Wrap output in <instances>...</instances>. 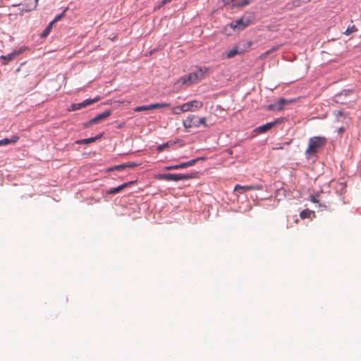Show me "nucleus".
I'll return each mask as SVG.
<instances>
[{"label":"nucleus","mask_w":361,"mask_h":361,"mask_svg":"<svg viewBox=\"0 0 361 361\" xmlns=\"http://www.w3.org/2000/svg\"><path fill=\"white\" fill-rule=\"evenodd\" d=\"M185 128H197V116L192 115L186 118L183 122Z\"/></svg>","instance_id":"nucleus-10"},{"label":"nucleus","mask_w":361,"mask_h":361,"mask_svg":"<svg viewBox=\"0 0 361 361\" xmlns=\"http://www.w3.org/2000/svg\"><path fill=\"white\" fill-rule=\"evenodd\" d=\"M22 53V51H13L7 55H2L0 56L1 63L3 65H7L10 61L14 60L18 55Z\"/></svg>","instance_id":"nucleus-9"},{"label":"nucleus","mask_w":361,"mask_h":361,"mask_svg":"<svg viewBox=\"0 0 361 361\" xmlns=\"http://www.w3.org/2000/svg\"><path fill=\"white\" fill-rule=\"evenodd\" d=\"M277 106H276V104H269L268 106V109L269 110H277L276 109Z\"/></svg>","instance_id":"nucleus-33"},{"label":"nucleus","mask_w":361,"mask_h":361,"mask_svg":"<svg viewBox=\"0 0 361 361\" xmlns=\"http://www.w3.org/2000/svg\"><path fill=\"white\" fill-rule=\"evenodd\" d=\"M172 0H163L161 4V6H163L169 3H170Z\"/></svg>","instance_id":"nucleus-35"},{"label":"nucleus","mask_w":361,"mask_h":361,"mask_svg":"<svg viewBox=\"0 0 361 361\" xmlns=\"http://www.w3.org/2000/svg\"><path fill=\"white\" fill-rule=\"evenodd\" d=\"M197 127H199L200 125L207 126L206 119L204 117H202V118L197 117Z\"/></svg>","instance_id":"nucleus-27"},{"label":"nucleus","mask_w":361,"mask_h":361,"mask_svg":"<svg viewBox=\"0 0 361 361\" xmlns=\"http://www.w3.org/2000/svg\"><path fill=\"white\" fill-rule=\"evenodd\" d=\"M185 112L195 111L203 106V103L199 100H192L183 104Z\"/></svg>","instance_id":"nucleus-5"},{"label":"nucleus","mask_w":361,"mask_h":361,"mask_svg":"<svg viewBox=\"0 0 361 361\" xmlns=\"http://www.w3.org/2000/svg\"><path fill=\"white\" fill-rule=\"evenodd\" d=\"M101 136L102 135H98V136L94 137H90V138H87V139H83V140H78L76 142V143H78V144H90V143H92V142H94L96 140L100 138Z\"/></svg>","instance_id":"nucleus-16"},{"label":"nucleus","mask_w":361,"mask_h":361,"mask_svg":"<svg viewBox=\"0 0 361 361\" xmlns=\"http://www.w3.org/2000/svg\"><path fill=\"white\" fill-rule=\"evenodd\" d=\"M250 24V20L247 18H240L230 23V27L234 30H242Z\"/></svg>","instance_id":"nucleus-4"},{"label":"nucleus","mask_w":361,"mask_h":361,"mask_svg":"<svg viewBox=\"0 0 361 361\" xmlns=\"http://www.w3.org/2000/svg\"><path fill=\"white\" fill-rule=\"evenodd\" d=\"M153 109H159V108H168L170 106V104L168 103H156L152 104Z\"/></svg>","instance_id":"nucleus-25"},{"label":"nucleus","mask_w":361,"mask_h":361,"mask_svg":"<svg viewBox=\"0 0 361 361\" xmlns=\"http://www.w3.org/2000/svg\"><path fill=\"white\" fill-rule=\"evenodd\" d=\"M235 0H223V2L225 6L230 5L232 4V5L235 3Z\"/></svg>","instance_id":"nucleus-32"},{"label":"nucleus","mask_w":361,"mask_h":361,"mask_svg":"<svg viewBox=\"0 0 361 361\" xmlns=\"http://www.w3.org/2000/svg\"><path fill=\"white\" fill-rule=\"evenodd\" d=\"M311 214H312V212L310 210L305 209L302 212H301L300 216L301 219H306V218H310Z\"/></svg>","instance_id":"nucleus-24"},{"label":"nucleus","mask_w":361,"mask_h":361,"mask_svg":"<svg viewBox=\"0 0 361 361\" xmlns=\"http://www.w3.org/2000/svg\"><path fill=\"white\" fill-rule=\"evenodd\" d=\"M204 73L202 69L198 70L197 72L191 73L181 78L183 84L186 83H195L201 80L203 77Z\"/></svg>","instance_id":"nucleus-3"},{"label":"nucleus","mask_w":361,"mask_h":361,"mask_svg":"<svg viewBox=\"0 0 361 361\" xmlns=\"http://www.w3.org/2000/svg\"><path fill=\"white\" fill-rule=\"evenodd\" d=\"M262 185L255 184L250 185H236L234 188V191L239 192L240 194H243L249 190H262Z\"/></svg>","instance_id":"nucleus-7"},{"label":"nucleus","mask_w":361,"mask_h":361,"mask_svg":"<svg viewBox=\"0 0 361 361\" xmlns=\"http://www.w3.org/2000/svg\"><path fill=\"white\" fill-rule=\"evenodd\" d=\"M168 146V143H165V144H163V145H159L157 147V151L158 152H161L164 148H166V147Z\"/></svg>","instance_id":"nucleus-31"},{"label":"nucleus","mask_w":361,"mask_h":361,"mask_svg":"<svg viewBox=\"0 0 361 361\" xmlns=\"http://www.w3.org/2000/svg\"><path fill=\"white\" fill-rule=\"evenodd\" d=\"M133 183V182L125 183L116 188H111L110 190L106 191V193L109 194V195H114L116 193H118V192H121L123 189L126 188L129 185L132 184Z\"/></svg>","instance_id":"nucleus-13"},{"label":"nucleus","mask_w":361,"mask_h":361,"mask_svg":"<svg viewBox=\"0 0 361 361\" xmlns=\"http://www.w3.org/2000/svg\"><path fill=\"white\" fill-rule=\"evenodd\" d=\"M326 143V138L325 137L315 136L310 137L305 153L308 155H314L319 149L323 147Z\"/></svg>","instance_id":"nucleus-1"},{"label":"nucleus","mask_w":361,"mask_h":361,"mask_svg":"<svg viewBox=\"0 0 361 361\" xmlns=\"http://www.w3.org/2000/svg\"><path fill=\"white\" fill-rule=\"evenodd\" d=\"M111 114V111H109H109H104V112H103V113L96 116L95 117H94L91 120H90L87 123H86L85 124V127H88L90 125L99 123L101 121H102L105 120L106 118H107Z\"/></svg>","instance_id":"nucleus-8"},{"label":"nucleus","mask_w":361,"mask_h":361,"mask_svg":"<svg viewBox=\"0 0 361 361\" xmlns=\"http://www.w3.org/2000/svg\"><path fill=\"white\" fill-rule=\"evenodd\" d=\"M53 26V22H50L49 25L47 26V27L44 30L42 33L41 34L42 37H46L49 32H51Z\"/></svg>","instance_id":"nucleus-19"},{"label":"nucleus","mask_w":361,"mask_h":361,"mask_svg":"<svg viewBox=\"0 0 361 361\" xmlns=\"http://www.w3.org/2000/svg\"><path fill=\"white\" fill-rule=\"evenodd\" d=\"M357 31V28L355 27V26L353 25L352 26H349L346 30L344 32V34L346 35H350L351 33L353 32H355Z\"/></svg>","instance_id":"nucleus-26"},{"label":"nucleus","mask_w":361,"mask_h":361,"mask_svg":"<svg viewBox=\"0 0 361 361\" xmlns=\"http://www.w3.org/2000/svg\"><path fill=\"white\" fill-rule=\"evenodd\" d=\"M125 169L124 164L116 166L115 167H114L112 169V170H121V169Z\"/></svg>","instance_id":"nucleus-34"},{"label":"nucleus","mask_w":361,"mask_h":361,"mask_svg":"<svg viewBox=\"0 0 361 361\" xmlns=\"http://www.w3.org/2000/svg\"><path fill=\"white\" fill-rule=\"evenodd\" d=\"M311 200H312V202H317V200H316V198H315L314 196H312V197H311Z\"/></svg>","instance_id":"nucleus-37"},{"label":"nucleus","mask_w":361,"mask_h":361,"mask_svg":"<svg viewBox=\"0 0 361 361\" xmlns=\"http://www.w3.org/2000/svg\"><path fill=\"white\" fill-rule=\"evenodd\" d=\"M100 99V97H95L94 99H87L85 101H83L82 102H80V103H78V104H73L71 105V109H69L70 111H77V110H79L82 108H85L89 105H91L95 102H97V101H99Z\"/></svg>","instance_id":"nucleus-6"},{"label":"nucleus","mask_w":361,"mask_h":361,"mask_svg":"<svg viewBox=\"0 0 361 361\" xmlns=\"http://www.w3.org/2000/svg\"><path fill=\"white\" fill-rule=\"evenodd\" d=\"M153 109V105L152 104L145 106H137L134 109V111L136 112L142 111H149Z\"/></svg>","instance_id":"nucleus-17"},{"label":"nucleus","mask_w":361,"mask_h":361,"mask_svg":"<svg viewBox=\"0 0 361 361\" xmlns=\"http://www.w3.org/2000/svg\"><path fill=\"white\" fill-rule=\"evenodd\" d=\"M68 10V8H66L62 13H61L60 15H58L57 16L55 17V18L51 21L53 22V24L59 20H60L65 15V13L66 11Z\"/></svg>","instance_id":"nucleus-28"},{"label":"nucleus","mask_w":361,"mask_h":361,"mask_svg":"<svg viewBox=\"0 0 361 361\" xmlns=\"http://www.w3.org/2000/svg\"><path fill=\"white\" fill-rule=\"evenodd\" d=\"M238 54V50L237 48H234L230 51H228L227 53H226V56L228 59H231V58H233L234 57L235 55H237Z\"/></svg>","instance_id":"nucleus-23"},{"label":"nucleus","mask_w":361,"mask_h":361,"mask_svg":"<svg viewBox=\"0 0 361 361\" xmlns=\"http://www.w3.org/2000/svg\"><path fill=\"white\" fill-rule=\"evenodd\" d=\"M335 115L338 118V116H341L343 115V112L341 111H335Z\"/></svg>","instance_id":"nucleus-36"},{"label":"nucleus","mask_w":361,"mask_h":361,"mask_svg":"<svg viewBox=\"0 0 361 361\" xmlns=\"http://www.w3.org/2000/svg\"><path fill=\"white\" fill-rule=\"evenodd\" d=\"M184 169L183 163H181L180 164H176V165H171V166H166L165 167L166 170L170 171V170H177Z\"/></svg>","instance_id":"nucleus-21"},{"label":"nucleus","mask_w":361,"mask_h":361,"mask_svg":"<svg viewBox=\"0 0 361 361\" xmlns=\"http://www.w3.org/2000/svg\"><path fill=\"white\" fill-rule=\"evenodd\" d=\"M18 140H19V137L17 135H13L11 137V138H10V139L4 138V139L0 140V146L16 143V142H18Z\"/></svg>","instance_id":"nucleus-14"},{"label":"nucleus","mask_w":361,"mask_h":361,"mask_svg":"<svg viewBox=\"0 0 361 361\" xmlns=\"http://www.w3.org/2000/svg\"><path fill=\"white\" fill-rule=\"evenodd\" d=\"M196 177V173L189 174H180V173H165L159 174L157 178L159 180H164L166 181H179L185 180Z\"/></svg>","instance_id":"nucleus-2"},{"label":"nucleus","mask_w":361,"mask_h":361,"mask_svg":"<svg viewBox=\"0 0 361 361\" xmlns=\"http://www.w3.org/2000/svg\"><path fill=\"white\" fill-rule=\"evenodd\" d=\"M311 0H292L290 3L287 4L286 7L288 10H293L295 8L299 7L304 4L310 2Z\"/></svg>","instance_id":"nucleus-12"},{"label":"nucleus","mask_w":361,"mask_h":361,"mask_svg":"<svg viewBox=\"0 0 361 361\" xmlns=\"http://www.w3.org/2000/svg\"><path fill=\"white\" fill-rule=\"evenodd\" d=\"M250 0H243L241 2H235L234 3L231 8H238V7H243V6H245L248 4H250Z\"/></svg>","instance_id":"nucleus-18"},{"label":"nucleus","mask_w":361,"mask_h":361,"mask_svg":"<svg viewBox=\"0 0 361 361\" xmlns=\"http://www.w3.org/2000/svg\"><path fill=\"white\" fill-rule=\"evenodd\" d=\"M286 100L284 99V98H281L279 99L277 102H276V109L277 110H281L283 109V106L286 104Z\"/></svg>","instance_id":"nucleus-22"},{"label":"nucleus","mask_w":361,"mask_h":361,"mask_svg":"<svg viewBox=\"0 0 361 361\" xmlns=\"http://www.w3.org/2000/svg\"><path fill=\"white\" fill-rule=\"evenodd\" d=\"M197 161V159H192L189 161L183 162L184 168L194 165Z\"/></svg>","instance_id":"nucleus-29"},{"label":"nucleus","mask_w":361,"mask_h":361,"mask_svg":"<svg viewBox=\"0 0 361 361\" xmlns=\"http://www.w3.org/2000/svg\"><path fill=\"white\" fill-rule=\"evenodd\" d=\"M171 112L173 114H180L181 113L185 112L183 108V105H180L178 106H176L171 109Z\"/></svg>","instance_id":"nucleus-20"},{"label":"nucleus","mask_w":361,"mask_h":361,"mask_svg":"<svg viewBox=\"0 0 361 361\" xmlns=\"http://www.w3.org/2000/svg\"><path fill=\"white\" fill-rule=\"evenodd\" d=\"M276 123H277L276 121H275L274 122L267 123L264 125L259 126L258 128H257L255 130V131L258 133H265V132L271 130Z\"/></svg>","instance_id":"nucleus-11"},{"label":"nucleus","mask_w":361,"mask_h":361,"mask_svg":"<svg viewBox=\"0 0 361 361\" xmlns=\"http://www.w3.org/2000/svg\"><path fill=\"white\" fill-rule=\"evenodd\" d=\"M124 166H125V168H134V167L137 166L138 164L135 162H129V163L125 164Z\"/></svg>","instance_id":"nucleus-30"},{"label":"nucleus","mask_w":361,"mask_h":361,"mask_svg":"<svg viewBox=\"0 0 361 361\" xmlns=\"http://www.w3.org/2000/svg\"><path fill=\"white\" fill-rule=\"evenodd\" d=\"M279 47H280V46H276V47L271 48L270 49L267 50V51H265L264 53L261 54L259 56V59H264L267 58L270 54L277 51L279 49Z\"/></svg>","instance_id":"nucleus-15"}]
</instances>
